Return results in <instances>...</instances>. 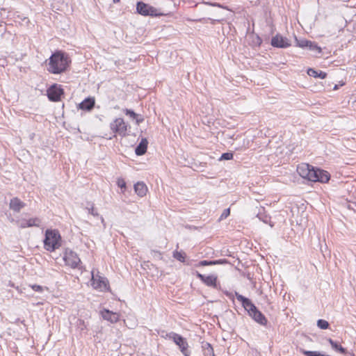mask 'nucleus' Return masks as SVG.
Listing matches in <instances>:
<instances>
[{"mask_svg":"<svg viewBox=\"0 0 356 356\" xmlns=\"http://www.w3.org/2000/svg\"><path fill=\"white\" fill-rule=\"evenodd\" d=\"M236 297L238 301L242 303L244 309L248 312V314L258 323L265 325L267 320L264 315L259 312L255 305L247 298L236 292Z\"/></svg>","mask_w":356,"mask_h":356,"instance_id":"obj_1","label":"nucleus"},{"mask_svg":"<svg viewBox=\"0 0 356 356\" xmlns=\"http://www.w3.org/2000/svg\"><path fill=\"white\" fill-rule=\"evenodd\" d=\"M68 63L67 56L60 51H56L49 58L48 70L53 74L62 73L67 69Z\"/></svg>","mask_w":356,"mask_h":356,"instance_id":"obj_2","label":"nucleus"},{"mask_svg":"<svg viewBox=\"0 0 356 356\" xmlns=\"http://www.w3.org/2000/svg\"><path fill=\"white\" fill-rule=\"evenodd\" d=\"M60 236L56 229H47L45 232V238L44 240V246L47 251L53 252L60 245Z\"/></svg>","mask_w":356,"mask_h":356,"instance_id":"obj_3","label":"nucleus"},{"mask_svg":"<svg viewBox=\"0 0 356 356\" xmlns=\"http://www.w3.org/2000/svg\"><path fill=\"white\" fill-rule=\"evenodd\" d=\"M165 339H170L179 347L180 351L184 356H190L191 350H189L188 343L186 339L181 335L175 332H170L166 334Z\"/></svg>","mask_w":356,"mask_h":356,"instance_id":"obj_4","label":"nucleus"},{"mask_svg":"<svg viewBox=\"0 0 356 356\" xmlns=\"http://www.w3.org/2000/svg\"><path fill=\"white\" fill-rule=\"evenodd\" d=\"M315 170L316 168L307 163H301L297 167V172L300 176L312 181L316 179Z\"/></svg>","mask_w":356,"mask_h":356,"instance_id":"obj_5","label":"nucleus"},{"mask_svg":"<svg viewBox=\"0 0 356 356\" xmlns=\"http://www.w3.org/2000/svg\"><path fill=\"white\" fill-rule=\"evenodd\" d=\"M63 260L65 264L72 268H79L81 263V259L76 253L68 248L65 250Z\"/></svg>","mask_w":356,"mask_h":356,"instance_id":"obj_6","label":"nucleus"},{"mask_svg":"<svg viewBox=\"0 0 356 356\" xmlns=\"http://www.w3.org/2000/svg\"><path fill=\"white\" fill-rule=\"evenodd\" d=\"M91 281L92 286L95 289L102 291L108 289L107 280L105 277L99 275V273L95 274V272L93 270L92 271Z\"/></svg>","mask_w":356,"mask_h":356,"instance_id":"obj_7","label":"nucleus"},{"mask_svg":"<svg viewBox=\"0 0 356 356\" xmlns=\"http://www.w3.org/2000/svg\"><path fill=\"white\" fill-rule=\"evenodd\" d=\"M110 128L113 133L124 136L127 134V126L122 118H116L110 124Z\"/></svg>","mask_w":356,"mask_h":356,"instance_id":"obj_8","label":"nucleus"},{"mask_svg":"<svg viewBox=\"0 0 356 356\" xmlns=\"http://www.w3.org/2000/svg\"><path fill=\"white\" fill-rule=\"evenodd\" d=\"M137 12L144 16H156L157 10L153 6L143 2H138L136 5Z\"/></svg>","mask_w":356,"mask_h":356,"instance_id":"obj_9","label":"nucleus"},{"mask_svg":"<svg viewBox=\"0 0 356 356\" xmlns=\"http://www.w3.org/2000/svg\"><path fill=\"white\" fill-rule=\"evenodd\" d=\"M47 96L49 100L52 102H58L60 100V97L61 95L63 93V89L60 88V86L55 84L51 86L48 90H47Z\"/></svg>","mask_w":356,"mask_h":356,"instance_id":"obj_10","label":"nucleus"},{"mask_svg":"<svg viewBox=\"0 0 356 356\" xmlns=\"http://www.w3.org/2000/svg\"><path fill=\"white\" fill-rule=\"evenodd\" d=\"M271 45L277 48H286L291 46V42L288 38L277 34L272 38Z\"/></svg>","mask_w":356,"mask_h":356,"instance_id":"obj_11","label":"nucleus"},{"mask_svg":"<svg viewBox=\"0 0 356 356\" xmlns=\"http://www.w3.org/2000/svg\"><path fill=\"white\" fill-rule=\"evenodd\" d=\"M40 223L41 220L38 218H30L28 220L22 219L18 222L19 227L22 229L31 227H40Z\"/></svg>","mask_w":356,"mask_h":356,"instance_id":"obj_12","label":"nucleus"},{"mask_svg":"<svg viewBox=\"0 0 356 356\" xmlns=\"http://www.w3.org/2000/svg\"><path fill=\"white\" fill-rule=\"evenodd\" d=\"M102 318L112 323H116L119 321L120 315L118 313L111 312L108 309H104L101 312Z\"/></svg>","mask_w":356,"mask_h":356,"instance_id":"obj_13","label":"nucleus"},{"mask_svg":"<svg viewBox=\"0 0 356 356\" xmlns=\"http://www.w3.org/2000/svg\"><path fill=\"white\" fill-rule=\"evenodd\" d=\"M197 277L200 278L204 284H206L209 286H216V281H217V277L215 275H208L205 276L200 273H197Z\"/></svg>","mask_w":356,"mask_h":356,"instance_id":"obj_14","label":"nucleus"},{"mask_svg":"<svg viewBox=\"0 0 356 356\" xmlns=\"http://www.w3.org/2000/svg\"><path fill=\"white\" fill-rule=\"evenodd\" d=\"M315 172L316 179H313L312 181H320L322 183L327 182L330 179V175L327 171L316 168Z\"/></svg>","mask_w":356,"mask_h":356,"instance_id":"obj_15","label":"nucleus"},{"mask_svg":"<svg viewBox=\"0 0 356 356\" xmlns=\"http://www.w3.org/2000/svg\"><path fill=\"white\" fill-rule=\"evenodd\" d=\"M147 140L146 138H143L138 146L136 147V154L138 156L143 155L147 151Z\"/></svg>","mask_w":356,"mask_h":356,"instance_id":"obj_16","label":"nucleus"},{"mask_svg":"<svg viewBox=\"0 0 356 356\" xmlns=\"http://www.w3.org/2000/svg\"><path fill=\"white\" fill-rule=\"evenodd\" d=\"M134 190L140 197H144L147 192V187L143 182H137L134 185Z\"/></svg>","mask_w":356,"mask_h":356,"instance_id":"obj_17","label":"nucleus"},{"mask_svg":"<svg viewBox=\"0 0 356 356\" xmlns=\"http://www.w3.org/2000/svg\"><path fill=\"white\" fill-rule=\"evenodd\" d=\"M24 205V203L17 197L12 199L10 202V208L17 212L19 211Z\"/></svg>","mask_w":356,"mask_h":356,"instance_id":"obj_18","label":"nucleus"},{"mask_svg":"<svg viewBox=\"0 0 356 356\" xmlns=\"http://www.w3.org/2000/svg\"><path fill=\"white\" fill-rule=\"evenodd\" d=\"M94 106L95 100L92 98H87L79 104V108L82 110L90 111Z\"/></svg>","mask_w":356,"mask_h":356,"instance_id":"obj_19","label":"nucleus"},{"mask_svg":"<svg viewBox=\"0 0 356 356\" xmlns=\"http://www.w3.org/2000/svg\"><path fill=\"white\" fill-rule=\"evenodd\" d=\"M307 74L310 76H313L315 78H320L321 79H323L326 77L327 74L322 71H316L314 69L309 68L307 70Z\"/></svg>","mask_w":356,"mask_h":356,"instance_id":"obj_20","label":"nucleus"},{"mask_svg":"<svg viewBox=\"0 0 356 356\" xmlns=\"http://www.w3.org/2000/svg\"><path fill=\"white\" fill-rule=\"evenodd\" d=\"M328 342L331 345L332 348L335 350L336 351H339L342 354H344L346 353V350L344 348H343L341 346L339 345L336 341H333L331 339H327Z\"/></svg>","mask_w":356,"mask_h":356,"instance_id":"obj_21","label":"nucleus"},{"mask_svg":"<svg viewBox=\"0 0 356 356\" xmlns=\"http://www.w3.org/2000/svg\"><path fill=\"white\" fill-rule=\"evenodd\" d=\"M204 356H215L213 349L210 343H206L202 346Z\"/></svg>","mask_w":356,"mask_h":356,"instance_id":"obj_22","label":"nucleus"},{"mask_svg":"<svg viewBox=\"0 0 356 356\" xmlns=\"http://www.w3.org/2000/svg\"><path fill=\"white\" fill-rule=\"evenodd\" d=\"M173 257L181 262H184L186 254L176 250L173 252Z\"/></svg>","mask_w":356,"mask_h":356,"instance_id":"obj_23","label":"nucleus"},{"mask_svg":"<svg viewBox=\"0 0 356 356\" xmlns=\"http://www.w3.org/2000/svg\"><path fill=\"white\" fill-rule=\"evenodd\" d=\"M296 41L297 46L301 48L308 47L309 44H310V41L305 39L298 40V38H296Z\"/></svg>","mask_w":356,"mask_h":356,"instance_id":"obj_24","label":"nucleus"},{"mask_svg":"<svg viewBox=\"0 0 356 356\" xmlns=\"http://www.w3.org/2000/svg\"><path fill=\"white\" fill-rule=\"evenodd\" d=\"M257 217L260 220H261L262 222H264V223H266V224H269L270 225V227H273V225L272 224H270V218L268 216H267L265 214H263V213H261L260 212L258 213L257 214Z\"/></svg>","mask_w":356,"mask_h":356,"instance_id":"obj_25","label":"nucleus"},{"mask_svg":"<svg viewBox=\"0 0 356 356\" xmlns=\"http://www.w3.org/2000/svg\"><path fill=\"white\" fill-rule=\"evenodd\" d=\"M300 352L306 356H321L323 355L318 351L305 350L304 349H300Z\"/></svg>","mask_w":356,"mask_h":356,"instance_id":"obj_26","label":"nucleus"},{"mask_svg":"<svg viewBox=\"0 0 356 356\" xmlns=\"http://www.w3.org/2000/svg\"><path fill=\"white\" fill-rule=\"evenodd\" d=\"M317 326L323 330L327 329L329 327V323L327 321L323 319H319L317 321Z\"/></svg>","mask_w":356,"mask_h":356,"instance_id":"obj_27","label":"nucleus"},{"mask_svg":"<svg viewBox=\"0 0 356 356\" xmlns=\"http://www.w3.org/2000/svg\"><path fill=\"white\" fill-rule=\"evenodd\" d=\"M233 159V154L231 152L223 153L220 157L219 160H231Z\"/></svg>","mask_w":356,"mask_h":356,"instance_id":"obj_28","label":"nucleus"},{"mask_svg":"<svg viewBox=\"0 0 356 356\" xmlns=\"http://www.w3.org/2000/svg\"><path fill=\"white\" fill-rule=\"evenodd\" d=\"M308 48L310 50L316 51L317 53H320L321 51V49L318 47L315 43L310 41V44H309Z\"/></svg>","mask_w":356,"mask_h":356,"instance_id":"obj_29","label":"nucleus"},{"mask_svg":"<svg viewBox=\"0 0 356 356\" xmlns=\"http://www.w3.org/2000/svg\"><path fill=\"white\" fill-rule=\"evenodd\" d=\"M124 113L127 115H129L130 118H131L132 119H135L137 117H138V115L136 114L134 111H133L132 110H130V109H125L124 110Z\"/></svg>","mask_w":356,"mask_h":356,"instance_id":"obj_30","label":"nucleus"},{"mask_svg":"<svg viewBox=\"0 0 356 356\" xmlns=\"http://www.w3.org/2000/svg\"><path fill=\"white\" fill-rule=\"evenodd\" d=\"M215 265V262L213 261L203 260L198 264V266H212Z\"/></svg>","mask_w":356,"mask_h":356,"instance_id":"obj_31","label":"nucleus"},{"mask_svg":"<svg viewBox=\"0 0 356 356\" xmlns=\"http://www.w3.org/2000/svg\"><path fill=\"white\" fill-rule=\"evenodd\" d=\"M117 184H118V186L121 188H125L126 187V182L125 181L122 179V178H119L118 179V181H117Z\"/></svg>","mask_w":356,"mask_h":356,"instance_id":"obj_32","label":"nucleus"},{"mask_svg":"<svg viewBox=\"0 0 356 356\" xmlns=\"http://www.w3.org/2000/svg\"><path fill=\"white\" fill-rule=\"evenodd\" d=\"M87 209L88 213L94 216H97L99 215L98 213L95 210L93 205H92L90 207H87Z\"/></svg>","mask_w":356,"mask_h":356,"instance_id":"obj_33","label":"nucleus"},{"mask_svg":"<svg viewBox=\"0 0 356 356\" xmlns=\"http://www.w3.org/2000/svg\"><path fill=\"white\" fill-rule=\"evenodd\" d=\"M253 42L254 43L255 45L259 46L261 44L262 40L258 35H256L255 38L253 40Z\"/></svg>","mask_w":356,"mask_h":356,"instance_id":"obj_34","label":"nucleus"},{"mask_svg":"<svg viewBox=\"0 0 356 356\" xmlns=\"http://www.w3.org/2000/svg\"><path fill=\"white\" fill-rule=\"evenodd\" d=\"M31 288L33 289V290H34L35 291H38V292L42 291V287L40 285L34 284V285L31 286Z\"/></svg>","mask_w":356,"mask_h":356,"instance_id":"obj_35","label":"nucleus"},{"mask_svg":"<svg viewBox=\"0 0 356 356\" xmlns=\"http://www.w3.org/2000/svg\"><path fill=\"white\" fill-rule=\"evenodd\" d=\"M213 261L215 262V265H216V264H227V261L226 259L213 260Z\"/></svg>","mask_w":356,"mask_h":356,"instance_id":"obj_36","label":"nucleus"},{"mask_svg":"<svg viewBox=\"0 0 356 356\" xmlns=\"http://www.w3.org/2000/svg\"><path fill=\"white\" fill-rule=\"evenodd\" d=\"M79 328L81 330H83L86 327L84 321L82 320H79Z\"/></svg>","mask_w":356,"mask_h":356,"instance_id":"obj_37","label":"nucleus"},{"mask_svg":"<svg viewBox=\"0 0 356 356\" xmlns=\"http://www.w3.org/2000/svg\"><path fill=\"white\" fill-rule=\"evenodd\" d=\"M134 120H136L137 124H139L140 123H141L143 121L144 119L142 116L138 115V117H137Z\"/></svg>","mask_w":356,"mask_h":356,"instance_id":"obj_38","label":"nucleus"},{"mask_svg":"<svg viewBox=\"0 0 356 356\" xmlns=\"http://www.w3.org/2000/svg\"><path fill=\"white\" fill-rule=\"evenodd\" d=\"M229 214V209H227L224 211V212L222 213V214L221 216V218H223V217L226 218Z\"/></svg>","mask_w":356,"mask_h":356,"instance_id":"obj_39","label":"nucleus"},{"mask_svg":"<svg viewBox=\"0 0 356 356\" xmlns=\"http://www.w3.org/2000/svg\"><path fill=\"white\" fill-rule=\"evenodd\" d=\"M101 220H102V222L104 223V220L103 217H101Z\"/></svg>","mask_w":356,"mask_h":356,"instance_id":"obj_40","label":"nucleus"},{"mask_svg":"<svg viewBox=\"0 0 356 356\" xmlns=\"http://www.w3.org/2000/svg\"><path fill=\"white\" fill-rule=\"evenodd\" d=\"M119 1H120V0H113V2H114V3H118V2H119Z\"/></svg>","mask_w":356,"mask_h":356,"instance_id":"obj_41","label":"nucleus"},{"mask_svg":"<svg viewBox=\"0 0 356 356\" xmlns=\"http://www.w3.org/2000/svg\"><path fill=\"white\" fill-rule=\"evenodd\" d=\"M353 355H355V354H354V353H352V354H351V356H353Z\"/></svg>","mask_w":356,"mask_h":356,"instance_id":"obj_42","label":"nucleus"},{"mask_svg":"<svg viewBox=\"0 0 356 356\" xmlns=\"http://www.w3.org/2000/svg\"><path fill=\"white\" fill-rule=\"evenodd\" d=\"M353 356H355V355H353Z\"/></svg>","mask_w":356,"mask_h":356,"instance_id":"obj_43","label":"nucleus"}]
</instances>
